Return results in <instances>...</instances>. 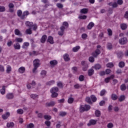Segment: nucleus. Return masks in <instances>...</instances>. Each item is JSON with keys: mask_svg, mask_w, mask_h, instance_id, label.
I'll list each match as a JSON object with an SVG mask.
<instances>
[{"mask_svg": "<svg viewBox=\"0 0 128 128\" xmlns=\"http://www.w3.org/2000/svg\"><path fill=\"white\" fill-rule=\"evenodd\" d=\"M0 72H4V67L2 65H0Z\"/></svg>", "mask_w": 128, "mask_h": 128, "instance_id": "774afa93", "label": "nucleus"}, {"mask_svg": "<svg viewBox=\"0 0 128 128\" xmlns=\"http://www.w3.org/2000/svg\"><path fill=\"white\" fill-rule=\"evenodd\" d=\"M50 66H52V68H54V66H55L58 64V61L56 60H52L50 61Z\"/></svg>", "mask_w": 128, "mask_h": 128, "instance_id": "39448f33", "label": "nucleus"}, {"mask_svg": "<svg viewBox=\"0 0 128 128\" xmlns=\"http://www.w3.org/2000/svg\"><path fill=\"white\" fill-rule=\"evenodd\" d=\"M40 74L43 78L46 76V71L43 70L41 72Z\"/></svg>", "mask_w": 128, "mask_h": 128, "instance_id": "a19ab883", "label": "nucleus"}, {"mask_svg": "<svg viewBox=\"0 0 128 128\" xmlns=\"http://www.w3.org/2000/svg\"><path fill=\"white\" fill-rule=\"evenodd\" d=\"M126 98V96L124 95H122L118 98L119 102H123V100Z\"/></svg>", "mask_w": 128, "mask_h": 128, "instance_id": "c9c22d12", "label": "nucleus"}, {"mask_svg": "<svg viewBox=\"0 0 128 128\" xmlns=\"http://www.w3.org/2000/svg\"><path fill=\"white\" fill-rule=\"evenodd\" d=\"M56 104V102H52L50 103L46 104V106H54Z\"/></svg>", "mask_w": 128, "mask_h": 128, "instance_id": "5701e85b", "label": "nucleus"}, {"mask_svg": "<svg viewBox=\"0 0 128 128\" xmlns=\"http://www.w3.org/2000/svg\"><path fill=\"white\" fill-rule=\"evenodd\" d=\"M4 88H6L4 86H2V88L0 90V92L2 94H6V89Z\"/></svg>", "mask_w": 128, "mask_h": 128, "instance_id": "c756f323", "label": "nucleus"}, {"mask_svg": "<svg viewBox=\"0 0 128 128\" xmlns=\"http://www.w3.org/2000/svg\"><path fill=\"white\" fill-rule=\"evenodd\" d=\"M30 46V43L28 42H25L24 43L22 48L24 49L28 48V46Z\"/></svg>", "mask_w": 128, "mask_h": 128, "instance_id": "f3484780", "label": "nucleus"}, {"mask_svg": "<svg viewBox=\"0 0 128 128\" xmlns=\"http://www.w3.org/2000/svg\"><path fill=\"white\" fill-rule=\"evenodd\" d=\"M108 128H114V124L112 122H110L107 124Z\"/></svg>", "mask_w": 128, "mask_h": 128, "instance_id": "5fc2aeb1", "label": "nucleus"}, {"mask_svg": "<svg viewBox=\"0 0 128 128\" xmlns=\"http://www.w3.org/2000/svg\"><path fill=\"white\" fill-rule=\"evenodd\" d=\"M74 99L72 98H70L68 99V104H72L74 102Z\"/></svg>", "mask_w": 128, "mask_h": 128, "instance_id": "3c124183", "label": "nucleus"}, {"mask_svg": "<svg viewBox=\"0 0 128 128\" xmlns=\"http://www.w3.org/2000/svg\"><path fill=\"white\" fill-rule=\"evenodd\" d=\"M94 72V71L92 69H90L88 70V75L90 76H92Z\"/></svg>", "mask_w": 128, "mask_h": 128, "instance_id": "393cba45", "label": "nucleus"}, {"mask_svg": "<svg viewBox=\"0 0 128 128\" xmlns=\"http://www.w3.org/2000/svg\"><path fill=\"white\" fill-rule=\"evenodd\" d=\"M6 72L7 74H10L12 72V66H8L6 67Z\"/></svg>", "mask_w": 128, "mask_h": 128, "instance_id": "bb28decb", "label": "nucleus"}, {"mask_svg": "<svg viewBox=\"0 0 128 128\" xmlns=\"http://www.w3.org/2000/svg\"><path fill=\"white\" fill-rule=\"evenodd\" d=\"M56 6L58 8H64V5L60 3H58L56 4Z\"/></svg>", "mask_w": 128, "mask_h": 128, "instance_id": "8fccbe9b", "label": "nucleus"}, {"mask_svg": "<svg viewBox=\"0 0 128 128\" xmlns=\"http://www.w3.org/2000/svg\"><path fill=\"white\" fill-rule=\"evenodd\" d=\"M6 12V8L0 6V12Z\"/></svg>", "mask_w": 128, "mask_h": 128, "instance_id": "c03bdc74", "label": "nucleus"}, {"mask_svg": "<svg viewBox=\"0 0 128 128\" xmlns=\"http://www.w3.org/2000/svg\"><path fill=\"white\" fill-rule=\"evenodd\" d=\"M14 34L16 36H22V34L20 32V31L18 29H16L14 30Z\"/></svg>", "mask_w": 128, "mask_h": 128, "instance_id": "1a4fd4ad", "label": "nucleus"}, {"mask_svg": "<svg viewBox=\"0 0 128 128\" xmlns=\"http://www.w3.org/2000/svg\"><path fill=\"white\" fill-rule=\"evenodd\" d=\"M14 96L12 93H8L6 94V98L7 100H12L14 98Z\"/></svg>", "mask_w": 128, "mask_h": 128, "instance_id": "20e7f679", "label": "nucleus"}, {"mask_svg": "<svg viewBox=\"0 0 128 128\" xmlns=\"http://www.w3.org/2000/svg\"><path fill=\"white\" fill-rule=\"evenodd\" d=\"M107 68H113L114 67V64L112 62L108 63L106 64Z\"/></svg>", "mask_w": 128, "mask_h": 128, "instance_id": "4d7b16f0", "label": "nucleus"}, {"mask_svg": "<svg viewBox=\"0 0 128 128\" xmlns=\"http://www.w3.org/2000/svg\"><path fill=\"white\" fill-rule=\"evenodd\" d=\"M84 108L86 112H88V110H90V105L85 104Z\"/></svg>", "mask_w": 128, "mask_h": 128, "instance_id": "473e14b6", "label": "nucleus"}, {"mask_svg": "<svg viewBox=\"0 0 128 128\" xmlns=\"http://www.w3.org/2000/svg\"><path fill=\"white\" fill-rule=\"evenodd\" d=\"M18 72L20 74H24L26 72V68L24 66L20 67L18 69Z\"/></svg>", "mask_w": 128, "mask_h": 128, "instance_id": "6ab92c4d", "label": "nucleus"}, {"mask_svg": "<svg viewBox=\"0 0 128 128\" xmlns=\"http://www.w3.org/2000/svg\"><path fill=\"white\" fill-rule=\"evenodd\" d=\"M22 12L20 10H18L17 12V14L18 16H20V18H22Z\"/></svg>", "mask_w": 128, "mask_h": 128, "instance_id": "a18cd8bd", "label": "nucleus"}, {"mask_svg": "<svg viewBox=\"0 0 128 128\" xmlns=\"http://www.w3.org/2000/svg\"><path fill=\"white\" fill-rule=\"evenodd\" d=\"M34 68L32 70V72L35 74L36 71L38 70V68L40 66V60L36 59L34 61Z\"/></svg>", "mask_w": 128, "mask_h": 128, "instance_id": "f257e3e1", "label": "nucleus"}, {"mask_svg": "<svg viewBox=\"0 0 128 128\" xmlns=\"http://www.w3.org/2000/svg\"><path fill=\"white\" fill-rule=\"evenodd\" d=\"M27 128H34V124L30 123L27 125L26 126Z\"/></svg>", "mask_w": 128, "mask_h": 128, "instance_id": "603ef678", "label": "nucleus"}, {"mask_svg": "<svg viewBox=\"0 0 128 128\" xmlns=\"http://www.w3.org/2000/svg\"><path fill=\"white\" fill-rule=\"evenodd\" d=\"M91 98L92 102H96V96L94 95L91 96Z\"/></svg>", "mask_w": 128, "mask_h": 128, "instance_id": "680f3d73", "label": "nucleus"}, {"mask_svg": "<svg viewBox=\"0 0 128 128\" xmlns=\"http://www.w3.org/2000/svg\"><path fill=\"white\" fill-rule=\"evenodd\" d=\"M47 42H50V44H54V38L51 36H49L48 37Z\"/></svg>", "mask_w": 128, "mask_h": 128, "instance_id": "ddd939ff", "label": "nucleus"}, {"mask_svg": "<svg viewBox=\"0 0 128 128\" xmlns=\"http://www.w3.org/2000/svg\"><path fill=\"white\" fill-rule=\"evenodd\" d=\"M84 66L83 68H82L84 72L88 70V64H86L85 66Z\"/></svg>", "mask_w": 128, "mask_h": 128, "instance_id": "6e6d98bb", "label": "nucleus"}, {"mask_svg": "<svg viewBox=\"0 0 128 128\" xmlns=\"http://www.w3.org/2000/svg\"><path fill=\"white\" fill-rule=\"evenodd\" d=\"M102 68V66L100 64H96L94 68H95V70H100Z\"/></svg>", "mask_w": 128, "mask_h": 128, "instance_id": "ea45409f", "label": "nucleus"}, {"mask_svg": "<svg viewBox=\"0 0 128 128\" xmlns=\"http://www.w3.org/2000/svg\"><path fill=\"white\" fill-rule=\"evenodd\" d=\"M60 116H66V112H60Z\"/></svg>", "mask_w": 128, "mask_h": 128, "instance_id": "69168bd1", "label": "nucleus"}, {"mask_svg": "<svg viewBox=\"0 0 128 128\" xmlns=\"http://www.w3.org/2000/svg\"><path fill=\"white\" fill-rule=\"evenodd\" d=\"M14 48L15 50H20V44L18 43H16L14 44Z\"/></svg>", "mask_w": 128, "mask_h": 128, "instance_id": "dca6fc26", "label": "nucleus"}, {"mask_svg": "<svg viewBox=\"0 0 128 128\" xmlns=\"http://www.w3.org/2000/svg\"><path fill=\"white\" fill-rule=\"evenodd\" d=\"M55 82L54 80H52L47 83L48 86H52V84H54Z\"/></svg>", "mask_w": 128, "mask_h": 128, "instance_id": "13d9d810", "label": "nucleus"}, {"mask_svg": "<svg viewBox=\"0 0 128 128\" xmlns=\"http://www.w3.org/2000/svg\"><path fill=\"white\" fill-rule=\"evenodd\" d=\"M114 78V75H111L110 77H108L107 78H105V80H104L105 82L108 84V82H109L110 80H112V78Z\"/></svg>", "mask_w": 128, "mask_h": 128, "instance_id": "6e6552de", "label": "nucleus"}, {"mask_svg": "<svg viewBox=\"0 0 128 128\" xmlns=\"http://www.w3.org/2000/svg\"><path fill=\"white\" fill-rule=\"evenodd\" d=\"M107 31L108 36H112V30L110 28H108Z\"/></svg>", "mask_w": 128, "mask_h": 128, "instance_id": "e433bc0d", "label": "nucleus"}, {"mask_svg": "<svg viewBox=\"0 0 128 128\" xmlns=\"http://www.w3.org/2000/svg\"><path fill=\"white\" fill-rule=\"evenodd\" d=\"M79 80H80V82H84V76L83 75H80L79 76Z\"/></svg>", "mask_w": 128, "mask_h": 128, "instance_id": "864d4df0", "label": "nucleus"}, {"mask_svg": "<svg viewBox=\"0 0 128 128\" xmlns=\"http://www.w3.org/2000/svg\"><path fill=\"white\" fill-rule=\"evenodd\" d=\"M86 18H87V16L86 15L79 16V18L80 20H86Z\"/></svg>", "mask_w": 128, "mask_h": 128, "instance_id": "bf43d9fd", "label": "nucleus"}, {"mask_svg": "<svg viewBox=\"0 0 128 128\" xmlns=\"http://www.w3.org/2000/svg\"><path fill=\"white\" fill-rule=\"evenodd\" d=\"M44 118L45 120H50L52 118V116H50L45 115L44 116Z\"/></svg>", "mask_w": 128, "mask_h": 128, "instance_id": "e2e57ef3", "label": "nucleus"}, {"mask_svg": "<svg viewBox=\"0 0 128 128\" xmlns=\"http://www.w3.org/2000/svg\"><path fill=\"white\" fill-rule=\"evenodd\" d=\"M86 102H88V104H92V100H90V97H86Z\"/></svg>", "mask_w": 128, "mask_h": 128, "instance_id": "de8ad7c7", "label": "nucleus"}, {"mask_svg": "<svg viewBox=\"0 0 128 128\" xmlns=\"http://www.w3.org/2000/svg\"><path fill=\"white\" fill-rule=\"evenodd\" d=\"M46 38H48V36L46 35H44L40 39V42L42 44H44L46 40Z\"/></svg>", "mask_w": 128, "mask_h": 128, "instance_id": "9d476101", "label": "nucleus"}, {"mask_svg": "<svg viewBox=\"0 0 128 128\" xmlns=\"http://www.w3.org/2000/svg\"><path fill=\"white\" fill-rule=\"evenodd\" d=\"M118 42L120 44H126L128 42V38L126 37H124L123 38L120 39Z\"/></svg>", "mask_w": 128, "mask_h": 128, "instance_id": "f03ea898", "label": "nucleus"}, {"mask_svg": "<svg viewBox=\"0 0 128 128\" xmlns=\"http://www.w3.org/2000/svg\"><path fill=\"white\" fill-rule=\"evenodd\" d=\"M30 14V13L28 12V11H25L23 12L22 15L21 16L22 20H24V18H26V16H28Z\"/></svg>", "mask_w": 128, "mask_h": 128, "instance_id": "9b49d317", "label": "nucleus"}, {"mask_svg": "<svg viewBox=\"0 0 128 128\" xmlns=\"http://www.w3.org/2000/svg\"><path fill=\"white\" fill-rule=\"evenodd\" d=\"M118 66L120 68H122L124 67V62H120Z\"/></svg>", "mask_w": 128, "mask_h": 128, "instance_id": "49530a36", "label": "nucleus"}, {"mask_svg": "<svg viewBox=\"0 0 128 128\" xmlns=\"http://www.w3.org/2000/svg\"><path fill=\"white\" fill-rule=\"evenodd\" d=\"M16 112L18 114H24V110L22 109H18Z\"/></svg>", "mask_w": 128, "mask_h": 128, "instance_id": "37998d69", "label": "nucleus"}, {"mask_svg": "<svg viewBox=\"0 0 128 128\" xmlns=\"http://www.w3.org/2000/svg\"><path fill=\"white\" fill-rule=\"evenodd\" d=\"M82 38L83 40H86L88 38V34H83L82 35Z\"/></svg>", "mask_w": 128, "mask_h": 128, "instance_id": "052dcab7", "label": "nucleus"}, {"mask_svg": "<svg viewBox=\"0 0 128 128\" xmlns=\"http://www.w3.org/2000/svg\"><path fill=\"white\" fill-rule=\"evenodd\" d=\"M50 92H58V87L52 88L50 90Z\"/></svg>", "mask_w": 128, "mask_h": 128, "instance_id": "412c9836", "label": "nucleus"}, {"mask_svg": "<svg viewBox=\"0 0 128 128\" xmlns=\"http://www.w3.org/2000/svg\"><path fill=\"white\" fill-rule=\"evenodd\" d=\"M64 58L65 62H68V60H70V55L68 54H65L64 56Z\"/></svg>", "mask_w": 128, "mask_h": 128, "instance_id": "4468645a", "label": "nucleus"}, {"mask_svg": "<svg viewBox=\"0 0 128 128\" xmlns=\"http://www.w3.org/2000/svg\"><path fill=\"white\" fill-rule=\"evenodd\" d=\"M117 56L119 58H120L124 56V53L122 52H119L117 53Z\"/></svg>", "mask_w": 128, "mask_h": 128, "instance_id": "c85d7f7f", "label": "nucleus"}, {"mask_svg": "<svg viewBox=\"0 0 128 128\" xmlns=\"http://www.w3.org/2000/svg\"><path fill=\"white\" fill-rule=\"evenodd\" d=\"M65 28H66L64 26H62L60 28V30L58 32L59 36H63L64 35V32Z\"/></svg>", "mask_w": 128, "mask_h": 128, "instance_id": "0eeeda50", "label": "nucleus"}, {"mask_svg": "<svg viewBox=\"0 0 128 128\" xmlns=\"http://www.w3.org/2000/svg\"><path fill=\"white\" fill-rule=\"evenodd\" d=\"M45 124H46L47 126H50V122L49 120H46L45 122Z\"/></svg>", "mask_w": 128, "mask_h": 128, "instance_id": "0e129e2a", "label": "nucleus"}, {"mask_svg": "<svg viewBox=\"0 0 128 128\" xmlns=\"http://www.w3.org/2000/svg\"><path fill=\"white\" fill-rule=\"evenodd\" d=\"M26 34H32V28H29L26 30Z\"/></svg>", "mask_w": 128, "mask_h": 128, "instance_id": "b1692460", "label": "nucleus"}, {"mask_svg": "<svg viewBox=\"0 0 128 128\" xmlns=\"http://www.w3.org/2000/svg\"><path fill=\"white\" fill-rule=\"evenodd\" d=\"M10 116V112H7L5 114L2 116L3 120H8V118Z\"/></svg>", "mask_w": 128, "mask_h": 128, "instance_id": "aec40b11", "label": "nucleus"}, {"mask_svg": "<svg viewBox=\"0 0 128 128\" xmlns=\"http://www.w3.org/2000/svg\"><path fill=\"white\" fill-rule=\"evenodd\" d=\"M89 61L90 62H94V57L92 56H90L89 58Z\"/></svg>", "mask_w": 128, "mask_h": 128, "instance_id": "338daca9", "label": "nucleus"}, {"mask_svg": "<svg viewBox=\"0 0 128 128\" xmlns=\"http://www.w3.org/2000/svg\"><path fill=\"white\" fill-rule=\"evenodd\" d=\"M121 90H126V86L125 84H122L120 86Z\"/></svg>", "mask_w": 128, "mask_h": 128, "instance_id": "2f4dec72", "label": "nucleus"}, {"mask_svg": "<svg viewBox=\"0 0 128 128\" xmlns=\"http://www.w3.org/2000/svg\"><path fill=\"white\" fill-rule=\"evenodd\" d=\"M26 26H29V28H32V24H34V23H32V22H26Z\"/></svg>", "mask_w": 128, "mask_h": 128, "instance_id": "72a5a7b5", "label": "nucleus"}, {"mask_svg": "<svg viewBox=\"0 0 128 128\" xmlns=\"http://www.w3.org/2000/svg\"><path fill=\"white\" fill-rule=\"evenodd\" d=\"M112 99L113 100H118V96L116 94H112Z\"/></svg>", "mask_w": 128, "mask_h": 128, "instance_id": "7c9ffc66", "label": "nucleus"}, {"mask_svg": "<svg viewBox=\"0 0 128 128\" xmlns=\"http://www.w3.org/2000/svg\"><path fill=\"white\" fill-rule=\"evenodd\" d=\"M52 94V98H56L58 96V94L56 92H51Z\"/></svg>", "mask_w": 128, "mask_h": 128, "instance_id": "09e8293b", "label": "nucleus"}, {"mask_svg": "<svg viewBox=\"0 0 128 128\" xmlns=\"http://www.w3.org/2000/svg\"><path fill=\"white\" fill-rule=\"evenodd\" d=\"M94 26V24L92 22H90L87 26V28L88 30H92Z\"/></svg>", "mask_w": 128, "mask_h": 128, "instance_id": "2eb2a0df", "label": "nucleus"}, {"mask_svg": "<svg viewBox=\"0 0 128 128\" xmlns=\"http://www.w3.org/2000/svg\"><path fill=\"white\" fill-rule=\"evenodd\" d=\"M120 26L122 30H124L128 28V25L126 24H120Z\"/></svg>", "mask_w": 128, "mask_h": 128, "instance_id": "f8f14e48", "label": "nucleus"}, {"mask_svg": "<svg viewBox=\"0 0 128 128\" xmlns=\"http://www.w3.org/2000/svg\"><path fill=\"white\" fill-rule=\"evenodd\" d=\"M38 98V96L36 94H32L30 95V98L33 100H36V98Z\"/></svg>", "mask_w": 128, "mask_h": 128, "instance_id": "79ce46f5", "label": "nucleus"}, {"mask_svg": "<svg viewBox=\"0 0 128 128\" xmlns=\"http://www.w3.org/2000/svg\"><path fill=\"white\" fill-rule=\"evenodd\" d=\"M7 128H14V122H8L7 124Z\"/></svg>", "mask_w": 128, "mask_h": 128, "instance_id": "cd10ccee", "label": "nucleus"}, {"mask_svg": "<svg viewBox=\"0 0 128 128\" xmlns=\"http://www.w3.org/2000/svg\"><path fill=\"white\" fill-rule=\"evenodd\" d=\"M80 112H86V109L84 108V107L82 105L80 107Z\"/></svg>", "mask_w": 128, "mask_h": 128, "instance_id": "4c0bfd02", "label": "nucleus"}, {"mask_svg": "<svg viewBox=\"0 0 128 128\" xmlns=\"http://www.w3.org/2000/svg\"><path fill=\"white\" fill-rule=\"evenodd\" d=\"M57 86H58V88H64V85H62V82H58Z\"/></svg>", "mask_w": 128, "mask_h": 128, "instance_id": "58836bf2", "label": "nucleus"}, {"mask_svg": "<svg viewBox=\"0 0 128 128\" xmlns=\"http://www.w3.org/2000/svg\"><path fill=\"white\" fill-rule=\"evenodd\" d=\"M96 124V120H90L88 124V126H94Z\"/></svg>", "mask_w": 128, "mask_h": 128, "instance_id": "423d86ee", "label": "nucleus"}, {"mask_svg": "<svg viewBox=\"0 0 128 128\" xmlns=\"http://www.w3.org/2000/svg\"><path fill=\"white\" fill-rule=\"evenodd\" d=\"M15 40L16 42H22L24 40H22V38H16Z\"/></svg>", "mask_w": 128, "mask_h": 128, "instance_id": "f704fd0d", "label": "nucleus"}, {"mask_svg": "<svg viewBox=\"0 0 128 128\" xmlns=\"http://www.w3.org/2000/svg\"><path fill=\"white\" fill-rule=\"evenodd\" d=\"M88 8H82L80 10V13L86 14H88Z\"/></svg>", "mask_w": 128, "mask_h": 128, "instance_id": "a211bd4d", "label": "nucleus"}, {"mask_svg": "<svg viewBox=\"0 0 128 128\" xmlns=\"http://www.w3.org/2000/svg\"><path fill=\"white\" fill-rule=\"evenodd\" d=\"M100 111L98 110H96L95 112V116L97 117V118H100Z\"/></svg>", "mask_w": 128, "mask_h": 128, "instance_id": "a878e982", "label": "nucleus"}, {"mask_svg": "<svg viewBox=\"0 0 128 128\" xmlns=\"http://www.w3.org/2000/svg\"><path fill=\"white\" fill-rule=\"evenodd\" d=\"M80 48V46H76V47L73 48L72 52H78V50Z\"/></svg>", "mask_w": 128, "mask_h": 128, "instance_id": "4be33fe9", "label": "nucleus"}, {"mask_svg": "<svg viewBox=\"0 0 128 128\" xmlns=\"http://www.w3.org/2000/svg\"><path fill=\"white\" fill-rule=\"evenodd\" d=\"M100 54V50L97 49L96 51L92 53V55L94 56V58H96Z\"/></svg>", "mask_w": 128, "mask_h": 128, "instance_id": "7ed1b4c3", "label": "nucleus"}]
</instances>
